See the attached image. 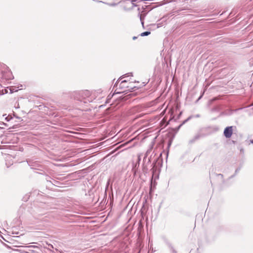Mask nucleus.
Wrapping results in <instances>:
<instances>
[{"label": "nucleus", "mask_w": 253, "mask_h": 253, "mask_svg": "<svg viewBox=\"0 0 253 253\" xmlns=\"http://www.w3.org/2000/svg\"><path fill=\"white\" fill-rule=\"evenodd\" d=\"M187 120H188V119H187V120H185V121L183 122V124H184L185 122H187Z\"/></svg>", "instance_id": "f3484780"}, {"label": "nucleus", "mask_w": 253, "mask_h": 253, "mask_svg": "<svg viewBox=\"0 0 253 253\" xmlns=\"http://www.w3.org/2000/svg\"><path fill=\"white\" fill-rule=\"evenodd\" d=\"M232 126L226 127L224 130V135L226 138H230L233 133Z\"/></svg>", "instance_id": "f03ea898"}, {"label": "nucleus", "mask_w": 253, "mask_h": 253, "mask_svg": "<svg viewBox=\"0 0 253 253\" xmlns=\"http://www.w3.org/2000/svg\"><path fill=\"white\" fill-rule=\"evenodd\" d=\"M85 93H86V95H88V94H89V92H88V91H86L85 92Z\"/></svg>", "instance_id": "4468645a"}, {"label": "nucleus", "mask_w": 253, "mask_h": 253, "mask_svg": "<svg viewBox=\"0 0 253 253\" xmlns=\"http://www.w3.org/2000/svg\"><path fill=\"white\" fill-rule=\"evenodd\" d=\"M76 98L77 99H78V100H80V98H78V97H77Z\"/></svg>", "instance_id": "2eb2a0df"}, {"label": "nucleus", "mask_w": 253, "mask_h": 253, "mask_svg": "<svg viewBox=\"0 0 253 253\" xmlns=\"http://www.w3.org/2000/svg\"><path fill=\"white\" fill-rule=\"evenodd\" d=\"M150 32L149 31H146V32H143L141 34H140V36L141 37H144V36H148L150 34Z\"/></svg>", "instance_id": "39448f33"}, {"label": "nucleus", "mask_w": 253, "mask_h": 253, "mask_svg": "<svg viewBox=\"0 0 253 253\" xmlns=\"http://www.w3.org/2000/svg\"><path fill=\"white\" fill-rule=\"evenodd\" d=\"M3 77L6 80H11L14 78L11 72H8L3 74Z\"/></svg>", "instance_id": "7ed1b4c3"}, {"label": "nucleus", "mask_w": 253, "mask_h": 253, "mask_svg": "<svg viewBox=\"0 0 253 253\" xmlns=\"http://www.w3.org/2000/svg\"><path fill=\"white\" fill-rule=\"evenodd\" d=\"M12 118L10 117L9 119V117L8 116V117H6L5 118V119L7 121H9L10 119H11Z\"/></svg>", "instance_id": "1a4fd4ad"}, {"label": "nucleus", "mask_w": 253, "mask_h": 253, "mask_svg": "<svg viewBox=\"0 0 253 253\" xmlns=\"http://www.w3.org/2000/svg\"><path fill=\"white\" fill-rule=\"evenodd\" d=\"M141 23H142V25H143V22L142 21Z\"/></svg>", "instance_id": "aec40b11"}, {"label": "nucleus", "mask_w": 253, "mask_h": 253, "mask_svg": "<svg viewBox=\"0 0 253 253\" xmlns=\"http://www.w3.org/2000/svg\"><path fill=\"white\" fill-rule=\"evenodd\" d=\"M49 178H50V177H47L46 178V180H47V182H48V181H49V182H50V181L48 179H49Z\"/></svg>", "instance_id": "f8f14e48"}, {"label": "nucleus", "mask_w": 253, "mask_h": 253, "mask_svg": "<svg viewBox=\"0 0 253 253\" xmlns=\"http://www.w3.org/2000/svg\"><path fill=\"white\" fill-rule=\"evenodd\" d=\"M141 160V158H140V156H138V163L139 164L140 161Z\"/></svg>", "instance_id": "9b49d317"}, {"label": "nucleus", "mask_w": 253, "mask_h": 253, "mask_svg": "<svg viewBox=\"0 0 253 253\" xmlns=\"http://www.w3.org/2000/svg\"><path fill=\"white\" fill-rule=\"evenodd\" d=\"M201 137V135L200 133L196 134L194 137L189 141V143L192 144L194 143L196 140L199 139Z\"/></svg>", "instance_id": "20e7f679"}, {"label": "nucleus", "mask_w": 253, "mask_h": 253, "mask_svg": "<svg viewBox=\"0 0 253 253\" xmlns=\"http://www.w3.org/2000/svg\"><path fill=\"white\" fill-rule=\"evenodd\" d=\"M122 80V78H120L118 80V81H117L115 85H116V86H117L118 85V84Z\"/></svg>", "instance_id": "6e6552de"}, {"label": "nucleus", "mask_w": 253, "mask_h": 253, "mask_svg": "<svg viewBox=\"0 0 253 253\" xmlns=\"http://www.w3.org/2000/svg\"><path fill=\"white\" fill-rule=\"evenodd\" d=\"M54 181L55 182H57V181L56 180H54Z\"/></svg>", "instance_id": "6ab92c4d"}, {"label": "nucleus", "mask_w": 253, "mask_h": 253, "mask_svg": "<svg viewBox=\"0 0 253 253\" xmlns=\"http://www.w3.org/2000/svg\"><path fill=\"white\" fill-rule=\"evenodd\" d=\"M170 250H171L172 253H177L176 251L174 249L173 247L170 246Z\"/></svg>", "instance_id": "0eeeda50"}, {"label": "nucleus", "mask_w": 253, "mask_h": 253, "mask_svg": "<svg viewBox=\"0 0 253 253\" xmlns=\"http://www.w3.org/2000/svg\"><path fill=\"white\" fill-rule=\"evenodd\" d=\"M136 39H137V37H135V36H134V37L132 38V39H133V40H136Z\"/></svg>", "instance_id": "ddd939ff"}, {"label": "nucleus", "mask_w": 253, "mask_h": 253, "mask_svg": "<svg viewBox=\"0 0 253 253\" xmlns=\"http://www.w3.org/2000/svg\"><path fill=\"white\" fill-rule=\"evenodd\" d=\"M127 82L126 80H122L121 82V83L119 85V87L121 89H123L125 88H126L124 91H128L130 90V89H133V87H132L131 85L126 84L127 83Z\"/></svg>", "instance_id": "f257e3e1"}, {"label": "nucleus", "mask_w": 253, "mask_h": 253, "mask_svg": "<svg viewBox=\"0 0 253 253\" xmlns=\"http://www.w3.org/2000/svg\"><path fill=\"white\" fill-rule=\"evenodd\" d=\"M19 87H16L15 86H12L10 88L11 92H16L18 90Z\"/></svg>", "instance_id": "423d86ee"}, {"label": "nucleus", "mask_w": 253, "mask_h": 253, "mask_svg": "<svg viewBox=\"0 0 253 253\" xmlns=\"http://www.w3.org/2000/svg\"><path fill=\"white\" fill-rule=\"evenodd\" d=\"M238 170H239V169H236V171H235L236 173H237V172H238Z\"/></svg>", "instance_id": "dca6fc26"}, {"label": "nucleus", "mask_w": 253, "mask_h": 253, "mask_svg": "<svg viewBox=\"0 0 253 253\" xmlns=\"http://www.w3.org/2000/svg\"><path fill=\"white\" fill-rule=\"evenodd\" d=\"M251 142L252 143H253V139L252 140H251Z\"/></svg>", "instance_id": "a211bd4d"}, {"label": "nucleus", "mask_w": 253, "mask_h": 253, "mask_svg": "<svg viewBox=\"0 0 253 253\" xmlns=\"http://www.w3.org/2000/svg\"><path fill=\"white\" fill-rule=\"evenodd\" d=\"M27 253H35L36 252L34 250H30L29 252H26Z\"/></svg>", "instance_id": "9d476101"}]
</instances>
